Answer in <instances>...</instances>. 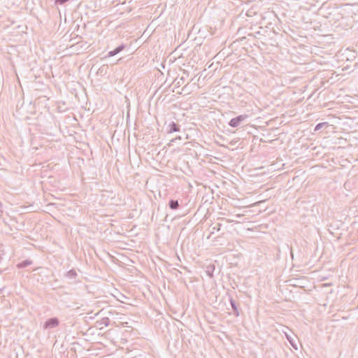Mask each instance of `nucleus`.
<instances>
[{"label":"nucleus","instance_id":"nucleus-16","mask_svg":"<svg viewBox=\"0 0 358 358\" xmlns=\"http://www.w3.org/2000/svg\"><path fill=\"white\" fill-rule=\"evenodd\" d=\"M2 212V210H1V203L0 202V213Z\"/></svg>","mask_w":358,"mask_h":358},{"label":"nucleus","instance_id":"nucleus-11","mask_svg":"<svg viewBox=\"0 0 358 358\" xmlns=\"http://www.w3.org/2000/svg\"><path fill=\"white\" fill-rule=\"evenodd\" d=\"M328 124L327 122H321L317 124L315 127V131H319L323 127L327 126Z\"/></svg>","mask_w":358,"mask_h":358},{"label":"nucleus","instance_id":"nucleus-9","mask_svg":"<svg viewBox=\"0 0 358 358\" xmlns=\"http://www.w3.org/2000/svg\"><path fill=\"white\" fill-rule=\"evenodd\" d=\"M185 82V78L183 77H181L180 78H176L173 81V84L175 87H179L180 85H182Z\"/></svg>","mask_w":358,"mask_h":358},{"label":"nucleus","instance_id":"nucleus-13","mask_svg":"<svg viewBox=\"0 0 358 358\" xmlns=\"http://www.w3.org/2000/svg\"><path fill=\"white\" fill-rule=\"evenodd\" d=\"M69 0H56L55 1V4H59V5H62L64 3H65L66 2L69 1Z\"/></svg>","mask_w":358,"mask_h":358},{"label":"nucleus","instance_id":"nucleus-14","mask_svg":"<svg viewBox=\"0 0 358 358\" xmlns=\"http://www.w3.org/2000/svg\"><path fill=\"white\" fill-rule=\"evenodd\" d=\"M180 139H181V137L178 136V137H176V138L173 139L171 141H174L176 140H180Z\"/></svg>","mask_w":358,"mask_h":358},{"label":"nucleus","instance_id":"nucleus-4","mask_svg":"<svg viewBox=\"0 0 358 358\" xmlns=\"http://www.w3.org/2000/svg\"><path fill=\"white\" fill-rule=\"evenodd\" d=\"M229 302L231 306V308L233 310V315L236 317H238L240 315V308L238 307V306L236 303V301L234 300V299L230 296L229 297Z\"/></svg>","mask_w":358,"mask_h":358},{"label":"nucleus","instance_id":"nucleus-3","mask_svg":"<svg viewBox=\"0 0 358 358\" xmlns=\"http://www.w3.org/2000/svg\"><path fill=\"white\" fill-rule=\"evenodd\" d=\"M180 126L174 122H171L167 126L166 133L171 134L173 132L180 131Z\"/></svg>","mask_w":358,"mask_h":358},{"label":"nucleus","instance_id":"nucleus-1","mask_svg":"<svg viewBox=\"0 0 358 358\" xmlns=\"http://www.w3.org/2000/svg\"><path fill=\"white\" fill-rule=\"evenodd\" d=\"M248 115L246 114L240 115L236 117L232 118L229 122V125L231 127H238L240 126L247 118Z\"/></svg>","mask_w":358,"mask_h":358},{"label":"nucleus","instance_id":"nucleus-15","mask_svg":"<svg viewBox=\"0 0 358 358\" xmlns=\"http://www.w3.org/2000/svg\"><path fill=\"white\" fill-rule=\"evenodd\" d=\"M287 340L290 342V343L293 345V343H292V341L289 339V337L287 336Z\"/></svg>","mask_w":358,"mask_h":358},{"label":"nucleus","instance_id":"nucleus-6","mask_svg":"<svg viewBox=\"0 0 358 358\" xmlns=\"http://www.w3.org/2000/svg\"><path fill=\"white\" fill-rule=\"evenodd\" d=\"M33 264V261L31 259H25L16 265V267L19 269L24 268Z\"/></svg>","mask_w":358,"mask_h":358},{"label":"nucleus","instance_id":"nucleus-5","mask_svg":"<svg viewBox=\"0 0 358 358\" xmlns=\"http://www.w3.org/2000/svg\"><path fill=\"white\" fill-rule=\"evenodd\" d=\"M125 47L126 46L124 44H121L120 45H119L116 48H115L113 50L109 51L108 52L107 57H111L116 55L117 54H118L121 51H122L125 48Z\"/></svg>","mask_w":358,"mask_h":358},{"label":"nucleus","instance_id":"nucleus-10","mask_svg":"<svg viewBox=\"0 0 358 358\" xmlns=\"http://www.w3.org/2000/svg\"><path fill=\"white\" fill-rule=\"evenodd\" d=\"M110 319L108 317H103L101 320L100 324H103L104 326L107 327L110 324Z\"/></svg>","mask_w":358,"mask_h":358},{"label":"nucleus","instance_id":"nucleus-7","mask_svg":"<svg viewBox=\"0 0 358 358\" xmlns=\"http://www.w3.org/2000/svg\"><path fill=\"white\" fill-rule=\"evenodd\" d=\"M78 274L74 268L71 269L65 273V276L69 279H76Z\"/></svg>","mask_w":358,"mask_h":358},{"label":"nucleus","instance_id":"nucleus-2","mask_svg":"<svg viewBox=\"0 0 358 358\" xmlns=\"http://www.w3.org/2000/svg\"><path fill=\"white\" fill-rule=\"evenodd\" d=\"M59 324V321L58 320V318L57 317H52L49 320H48L44 325H43V329H52V328H55L56 327H57Z\"/></svg>","mask_w":358,"mask_h":358},{"label":"nucleus","instance_id":"nucleus-12","mask_svg":"<svg viewBox=\"0 0 358 358\" xmlns=\"http://www.w3.org/2000/svg\"><path fill=\"white\" fill-rule=\"evenodd\" d=\"M221 227H222V224H220V223H217L215 226H213V227H212V230H213V231H211L210 234H213L215 231H220V230Z\"/></svg>","mask_w":358,"mask_h":358},{"label":"nucleus","instance_id":"nucleus-8","mask_svg":"<svg viewBox=\"0 0 358 358\" xmlns=\"http://www.w3.org/2000/svg\"><path fill=\"white\" fill-rule=\"evenodd\" d=\"M169 206L172 210H177L179 208V203L178 200H170L169 202Z\"/></svg>","mask_w":358,"mask_h":358}]
</instances>
